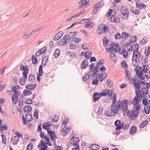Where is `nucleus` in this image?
Instances as JSON below:
<instances>
[{"label":"nucleus","mask_w":150,"mask_h":150,"mask_svg":"<svg viewBox=\"0 0 150 150\" xmlns=\"http://www.w3.org/2000/svg\"><path fill=\"white\" fill-rule=\"evenodd\" d=\"M116 95L115 93H113V97H112V103L111 105L112 107H114L116 101Z\"/></svg>","instance_id":"nucleus-24"},{"label":"nucleus","mask_w":150,"mask_h":150,"mask_svg":"<svg viewBox=\"0 0 150 150\" xmlns=\"http://www.w3.org/2000/svg\"><path fill=\"white\" fill-rule=\"evenodd\" d=\"M134 58H138V53H136V52L134 51L133 52L132 57V61H133V59Z\"/></svg>","instance_id":"nucleus-57"},{"label":"nucleus","mask_w":150,"mask_h":150,"mask_svg":"<svg viewBox=\"0 0 150 150\" xmlns=\"http://www.w3.org/2000/svg\"><path fill=\"white\" fill-rule=\"evenodd\" d=\"M137 40V36H135L134 37L131 36L129 39V41L130 43L135 42Z\"/></svg>","instance_id":"nucleus-27"},{"label":"nucleus","mask_w":150,"mask_h":150,"mask_svg":"<svg viewBox=\"0 0 150 150\" xmlns=\"http://www.w3.org/2000/svg\"><path fill=\"white\" fill-rule=\"evenodd\" d=\"M120 11L122 14L125 16L124 18L125 20L128 18L129 14V10L126 7L121 6L120 8Z\"/></svg>","instance_id":"nucleus-6"},{"label":"nucleus","mask_w":150,"mask_h":150,"mask_svg":"<svg viewBox=\"0 0 150 150\" xmlns=\"http://www.w3.org/2000/svg\"><path fill=\"white\" fill-rule=\"evenodd\" d=\"M106 91H105V89L103 90V91L100 92L99 95L100 97L105 96L108 94V92Z\"/></svg>","instance_id":"nucleus-38"},{"label":"nucleus","mask_w":150,"mask_h":150,"mask_svg":"<svg viewBox=\"0 0 150 150\" xmlns=\"http://www.w3.org/2000/svg\"><path fill=\"white\" fill-rule=\"evenodd\" d=\"M59 117L58 115H54L52 119V121L53 122H57L59 120Z\"/></svg>","instance_id":"nucleus-46"},{"label":"nucleus","mask_w":150,"mask_h":150,"mask_svg":"<svg viewBox=\"0 0 150 150\" xmlns=\"http://www.w3.org/2000/svg\"><path fill=\"white\" fill-rule=\"evenodd\" d=\"M52 123L50 122H47L44 123L42 125V128L46 130L47 131H53L51 130L50 128V127L52 126Z\"/></svg>","instance_id":"nucleus-7"},{"label":"nucleus","mask_w":150,"mask_h":150,"mask_svg":"<svg viewBox=\"0 0 150 150\" xmlns=\"http://www.w3.org/2000/svg\"><path fill=\"white\" fill-rule=\"evenodd\" d=\"M32 86V83L27 84L25 85L26 88L28 90L32 91L33 90Z\"/></svg>","instance_id":"nucleus-39"},{"label":"nucleus","mask_w":150,"mask_h":150,"mask_svg":"<svg viewBox=\"0 0 150 150\" xmlns=\"http://www.w3.org/2000/svg\"><path fill=\"white\" fill-rule=\"evenodd\" d=\"M150 53V47H148V48L146 50H145V52H144V53L146 55V56H148L149 55V54Z\"/></svg>","instance_id":"nucleus-54"},{"label":"nucleus","mask_w":150,"mask_h":150,"mask_svg":"<svg viewBox=\"0 0 150 150\" xmlns=\"http://www.w3.org/2000/svg\"><path fill=\"white\" fill-rule=\"evenodd\" d=\"M141 101V99H140L139 97H135L132 102V104L134 105L132 113L135 118L139 115L141 108L139 103Z\"/></svg>","instance_id":"nucleus-1"},{"label":"nucleus","mask_w":150,"mask_h":150,"mask_svg":"<svg viewBox=\"0 0 150 150\" xmlns=\"http://www.w3.org/2000/svg\"><path fill=\"white\" fill-rule=\"evenodd\" d=\"M109 26L104 24L101 23L98 26L99 31L97 30V33L98 35H101L103 33H107L109 31Z\"/></svg>","instance_id":"nucleus-4"},{"label":"nucleus","mask_w":150,"mask_h":150,"mask_svg":"<svg viewBox=\"0 0 150 150\" xmlns=\"http://www.w3.org/2000/svg\"><path fill=\"white\" fill-rule=\"evenodd\" d=\"M94 25V23L93 22H91L89 23H86L85 27L88 28H91L93 27Z\"/></svg>","instance_id":"nucleus-34"},{"label":"nucleus","mask_w":150,"mask_h":150,"mask_svg":"<svg viewBox=\"0 0 150 150\" xmlns=\"http://www.w3.org/2000/svg\"><path fill=\"white\" fill-rule=\"evenodd\" d=\"M69 118L68 117H66L64 121H62V125H64L65 126L69 122Z\"/></svg>","instance_id":"nucleus-60"},{"label":"nucleus","mask_w":150,"mask_h":150,"mask_svg":"<svg viewBox=\"0 0 150 150\" xmlns=\"http://www.w3.org/2000/svg\"><path fill=\"white\" fill-rule=\"evenodd\" d=\"M111 111L115 114H117L118 113L120 109V108H118L117 107V105L115 104L114 107H112L111 106Z\"/></svg>","instance_id":"nucleus-16"},{"label":"nucleus","mask_w":150,"mask_h":150,"mask_svg":"<svg viewBox=\"0 0 150 150\" xmlns=\"http://www.w3.org/2000/svg\"><path fill=\"white\" fill-rule=\"evenodd\" d=\"M116 127L115 129L116 130H120L122 129L123 127L124 124L123 122L121 123V121L119 120L115 121L114 123Z\"/></svg>","instance_id":"nucleus-8"},{"label":"nucleus","mask_w":150,"mask_h":150,"mask_svg":"<svg viewBox=\"0 0 150 150\" xmlns=\"http://www.w3.org/2000/svg\"><path fill=\"white\" fill-rule=\"evenodd\" d=\"M109 40L107 39L106 37H105L103 39V46L105 47H107L108 43Z\"/></svg>","instance_id":"nucleus-31"},{"label":"nucleus","mask_w":150,"mask_h":150,"mask_svg":"<svg viewBox=\"0 0 150 150\" xmlns=\"http://www.w3.org/2000/svg\"><path fill=\"white\" fill-rule=\"evenodd\" d=\"M33 144L32 143H30L28 144L26 150H32Z\"/></svg>","instance_id":"nucleus-55"},{"label":"nucleus","mask_w":150,"mask_h":150,"mask_svg":"<svg viewBox=\"0 0 150 150\" xmlns=\"http://www.w3.org/2000/svg\"><path fill=\"white\" fill-rule=\"evenodd\" d=\"M146 87H143L142 89V94L143 96H144V95H145V94H148L149 89L150 87L149 83H148L146 84Z\"/></svg>","instance_id":"nucleus-13"},{"label":"nucleus","mask_w":150,"mask_h":150,"mask_svg":"<svg viewBox=\"0 0 150 150\" xmlns=\"http://www.w3.org/2000/svg\"><path fill=\"white\" fill-rule=\"evenodd\" d=\"M125 75L127 78V81H128L129 80L131 77V74L129 71L127 69H125Z\"/></svg>","instance_id":"nucleus-28"},{"label":"nucleus","mask_w":150,"mask_h":150,"mask_svg":"<svg viewBox=\"0 0 150 150\" xmlns=\"http://www.w3.org/2000/svg\"><path fill=\"white\" fill-rule=\"evenodd\" d=\"M89 148L91 150H97L99 148V146L96 144H93L89 146Z\"/></svg>","instance_id":"nucleus-22"},{"label":"nucleus","mask_w":150,"mask_h":150,"mask_svg":"<svg viewBox=\"0 0 150 150\" xmlns=\"http://www.w3.org/2000/svg\"><path fill=\"white\" fill-rule=\"evenodd\" d=\"M121 65L122 67L123 68L126 67V69H127L128 67V66L125 60H123L121 62Z\"/></svg>","instance_id":"nucleus-51"},{"label":"nucleus","mask_w":150,"mask_h":150,"mask_svg":"<svg viewBox=\"0 0 150 150\" xmlns=\"http://www.w3.org/2000/svg\"><path fill=\"white\" fill-rule=\"evenodd\" d=\"M129 131H137V127L135 125H133L130 128Z\"/></svg>","instance_id":"nucleus-59"},{"label":"nucleus","mask_w":150,"mask_h":150,"mask_svg":"<svg viewBox=\"0 0 150 150\" xmlns=\"http://www.w3.org/2000/svg\"><path fill=\"white\" fill-rule=\"evenodd\" d=\"M142 103L144 106L147 105L149 104L148 103V99H146L145 98V99H143L142 100Z\"/></svg>","instance_id":"nucleus-44"},{"label":"nucleus","mask_w":150,"mask_h":150,"mask_svg":"<svg viewBox=\"0 0 150 150\" xmlns=\"http://www.w3.org/2000/svg\"><path fill=\"white\" fill-rule=\"evenodd\" d=\"M111 52L110 55V57L111 58L113 57V59L112 60V61H116V59H117V57L115 53L112 52Z\"/></svg>","instance_id":"nucleus-41"},{"label":"nucleus","mask_w":150,"mask_h":150,"mask_svg":"<svg viewBox=\"0 0 150 150\" xmlns=\"http://www.w3.org/2000/svg\"><path fill=\"white\" fill-rule=\"evenodd\" d=\"M95 64L94 63H92L89 66V71H91L92 72L93 70V67L95 66Z\"/></svg>","instance_id":"nucleus-63"},{"label":"nucleus","mask_w":150,"mask_h":150,"mask_svg":"<svg viewBox=\"0 0 150 150\" xmlns=\"http://www.w3.org/2000/svg\"><path fill=\"white\" fill-rule=\"evenodd\" d=\"M148 121L147 120L143 121L140 125L139 127L142 128L146 125L148 123Z\"/></svg>","instance_id":"nucleus-42"},{"label":"nucleus","mask_w":150,"mask_h":150,"mask_svg":"<svg viewBox=\"0 0 150 150\" xmlns=\"http://www.w3.org/2000/svg\"><path fill=\"white\" fill-rule=\"evenodd\" d=\"M103 110V107L101 105H100V106H99L98 110L97 112V115H101Z\"/></svg>","instance_id":"nucleus-40"},{"label":"nucleus","mask_w":150,"mask_h":150,"mask_svg":"<svg viewBox=\"0 0 150 150\" xmlns=\"http://www.w3.org/2000/svg\"><path fill=\"white\" fill-rule=\"evenodd\" d=\"M26 120L27 121L30 122L33 119L31 115L29 114H27L25 115Z\"/></svg>","instance_id":"nucleus-32"},{"label":"nucleus","mask_w":150,"mask_h":150,"mask_svg":"<svg viewBox=\"0 0 150 150\" xmlns=\"http://www.w3.org/2000/svg\"><path fill=\"white\" fill-rule=\"evenodd\" d=\"M88 2L89 1L87 2V0H81L78 3L80 5L78 6V8H81L84 7H86L88 5Z\"/></svg>","instance_id":"nucleus-12"},{"label":"nucleus","mask_w":150,"mask_h":150,"mask_svg":"<svg viewBox=\"0 0 150 150\" xmlns=\"http://www.w3.org/2000/svg\"><path fill=\"white\" fill-rule=\"evenodd\" d=\"M32 109V108L31 105H26L24 108V111L25 112L30 113Z\"/></svg>","instance_id":"nucleus-19"},{"label":"nucleus","mask_w":150,"mask_h":150,"mask_svg":"<svg viewBox=\"0 0 150 150\" xmlns=\"http://www.w3.org/2000/svg\"><path fill=\"white\" fill-rule=\"evenodd\" d=\"M135 70L136 73L137 75H141L142 76L143 75V70L139 71V69H137L136 68H135Z\"/></svg>","instance_id":"nucleus-50"},{"label":"nucleus","mask_w":150,"mask_h":150,"mask_svg":"<svg viewBox=\"0 0 150 150\" xmlns=\"http://www.w3.org/2000/svg\"><path fill=\"white\" fill-rule=\"evenodd\" d=\"M77 34V32H71L68 33L67 35H66L67 38H68V39L70 41L71 39H74Z\"/></svg>","instance_id":"nucleus-10"},{"label":"nucleus","mask_w":150,"mask_h":150,"mask_svg":"<svg viewBox=\"0 0 150 150\" xmlns=\"http://www.w3.org/2000/svg\"><path fill=\"white\" fill-rule=\"evenodd\" d=\"M49 56L48 55H47L43 57L42 60V63H43L44 60H45V62H47L49 58Z\"/></svg>","instance_id":"nucleus-52"},{"label":"nucleus","mask_w":150,"mask_h":150,"mask_svg":"<svg viewBox=\"0 0 150 150\" xmlns=\"http://www.w3.org/2000/svg\"><path fill=\"white\" fill-rule=\"evenodd\" d=\"M106 49H110L112 50L110 52H112L113 51H114L116 53L118 52V50L117 49V48H115L113 47V45L112 46L109 47V48H106Z\"/></svg>","instance_id":"nucleus-49"},{"label":"nucleus","mask_w":150,"mask_h":150,"mask_svg":"<svg viewBox=\"0 0 150 150\" xmlns=\"http://www.w3.org/2000/svg\"><path fill=\"white\" fill-rule=\"evenodd\" d=\"M11 88L12 91L14 93V94L18 95V92L17 90V88L15 86L12 87Z\"/></svg>","instance_id":"nucleus-56"},{"label":"nucleus","mask_w":150,"mask_h":150,"mask_svg":"<svg viewBox=\"0 0 150 150\" xmlns=\"http://www.w3.org/2000/svg\"><path fill=\"white\" fill-rule=\"evenodd\" d=\"M127 116H129V118L130 119L132 120H133L135 119L133 115H132L131 114V112L129 110H128L127 111Z\"/></svg>","instance_id":"nucleus-45"},{"label":"nucleus","mask_w":150,"mask_h":150,"mask_svg":"<svg viewBox=\"0 0 150 150\" xmlns=\"http://www.w3.org/2000/svg\"><path fill=\"white\" fill-rule=\"evenodd\" d=\"M100 97L99 94L98 92L94 93L93 94V102H95L98 101Z\"/></svg>","instance_id":"nucleus-17"},{"label":"nucleus","mask_w":150,"mask_h":150,"mask_svg":"<svg viewBox=\"0 0 150 150\" xmlns=\"http://www.w3.org/2000/svg\"><path fill=\"white\" fill-rule=\"evenodd\" d=\"M55 132H47L49 135L51 140L55 141L54 139H57V136L55 134Z\"/></svg>","instance_id":"nucleus-15"},{"label":"nucleus","mask_w":150,"mask_h":150,"mask_svg":"<svg viewBox=\"0 0 150 150\" xmlns=\"http://www.w3.org/2000/svg\"><path fill=\"white\" fill-rule=\"evenodd\" d=\"M33 103V101L31 99H27L25 100V103L27 104H31Z\"/></svg>","instance_id":"nucleus-64"},{"label":"nucleus","mask_w":150,"mask_h":150,"mask_svg":"<svg viewBox=\"0 0 150 150\" xmlns=\"http://www.w3.org/2000/svg\"><path fill=\"white\" fill-rule=\"evenodd\" d=\"M130 10L132 13L136 15H138L140 13V10L138 11L137 9H134V7H131Z\"/></svg>","instance_id":"nucleus-26"},{"label":"nucleus","mask_w":150,"mask_h":150,"mask_svg":"<svg viewBox=\"0 0 150 150\" xmlns=\"http://www.w3.org/2000/svg\"><path fill=\"white\" fill-rule=\"evenodd\" d=\"M104 63L103 59H102L98 61L96 64V66L99 67L102 65Z\"/></svg>","instance_id":"nucleus-37"},{"label":"nucleus","mask_w":150,"mask_h":150,"mask_svg":"<svg viewBox=\"0 0 150 150\" xmlns=\"http://www.w3.org/2000/svg\"><path fill=\"white\" fill-rule=\"evenodd\" d=\"M33 114L34 116L35 117L36 119H38V112L37 109H35Z\"/></svg>","instance_id":"nucleus-61"},{"label":"nucleus","mask_w":150,"mask_h":150,"mask_svg":"<svg viewBox=\"0 0 150 150\" xmlns=\"http://www.w3.org/2000/svg\"><path fill=\"white\" fill-rule=\"evenodd\" d=\"M60 50L58 48L56 49L54 52V58H57L59 55Z\"/></svg>","instance_id":"nucleus-23"},{"label":"nucleus","mask_w":150,"mask_h":150,"mask_svg":"<svg viewBox=\"0 0 150 150\" xmlns=\"http://www.w3.org/2000/svg\"><path fill=\"white\" fill-rule=\"evenodd\" d=\"M134 48L133 49V51L134 52H136L138 51V50L139 49V45L138 44L136 43L134 45Z\"/></svg>","instance_id":"nucleus-43"},{"label":"nucleus","mask_w":150,"mask_h":150,"mask_svg":"<svg viewBox=\"0 0 150 150\" xmlns=\"http://www.w3.org/2000/svg\"><path fill=\"white\" fill-rule=\"evenodd\" d=\"M73 42L71 43H71L69 45V48L71 49L72 50H74L75 49V48L76 47V45L75 44H73Z\"/></svg>","instance_id":"nucleus-62"},{"label":"nucleus","mask_w":150,"mask_h":150,"mask_svg":"<svg viewBox=\"0 0 150 150\" xmlns=\"http://www.w3.org/2000/svg\"><path fill=\"white\" fill-rule=\"evenodd\" d=\"M110 19H111L112 21L113 22L117 23H119L120 22V18L119 17H118V19L116 18V17H115V16L114 17H112Z\"/></svg>","instance_id":"nucleus-36"},{"label":"nucleus","mask_w":150,"mask_h":150,"mask_svg":"<svg viewBox=\"0 0 150 150\" xmlns=\"http://www.w3.org/2000/svg\"><path fill=\"white\" fill-rule=\"evenodd\" d=\"M35 77L32 74H30L29 76L28 77V80L30 81V83H34L33 81L35 80Z\"/></svg>","instance_id":"nucleus-29"},{"label":"nucleus","mask_w":150,"mask_h":150,"mask_svg":"<svg viewBox=\"0 0 150 150\" xmlns=\"http://www.w3.org/2000/svg\"><path fill=\"white\" fill-rule=\"evenodd\" d=\"M99 68L98 67L96 66L94 68V69L92 71V72H93L92 74V75H93L94 74H97V73L99 72Z\"/></svg>","instance_id":"nucleus-35"},{"label":"nucleus","mask_w":150,"mask_h":150,"mask_svg":"<svg viewBox=\"0 0 150 150\" xmlns=\"http://www.w3.org/2000/svg\"><path fill=\"white\" fill-rule=\"evenodd\" d=\"M20 69L21 71H23L22 73L23 77L20 79L19 83L22 86L24 85L25 83V81L27 79V74H28L29 69L28 66L26 65L24 66L22 64L20 65Z\"/></svg>","instance_id":"nucleus-2"},{"label":"nucleus","mask_w":150,"mask_h":150,"mask_svg":"<svg viewBox=\"0 0 150 150\" xmlns=\"http://www.w3.org/2000/svg\"><path fill=\"white\" fill-rule=\"evenodd\" d=\"M88 62L86 60H84L81 64V68L82 69H86L88 66Z\"/></svg>","instance_id":"nucleus-14"},{"label":"nucleus","mask_w":150,"mask_h":150,"mask_svg":"<svg viewBox=\"0 0 150 150\" xmlns=\"http://www.w3.org/2000/svg\"><path fill=\"white\" fill-rule=\"evenodd\" d=\"M31 60L33 64H36L38 61L37 57L34 55H33L32 56Z\"/></svg>","instance_id":"nucleus-33"},{"label":"nucleus","mask_w":150,"mask_h":150,"mask_svg":"<svg viewBox=\"0 0 150 150\" xmlns=\"http://www.w3.org/2000/svg\"><path fill=\"white\" fill-rule=\"evenodd\" d=\"M66 54L70 58H73L74 57H76V55L75 52L67 51L66 52Z\"/></svg>","instance_id":"nucleus-21"},{"label":"nucleus","mask_w":150,"mask_h":150,"mask_svg":"<svg viewBox=\"0 0 150 150\" xmlns=\"http://www.w3.org/2000/svg\"><path fill=\"white\" fill-rule=\"evenodd\" d=\"M146 108H148V109L147 111V110L146 108L145 107H144V112L146 114H149L150 112V104L149 105V107L148 106H147L146 107Z\"/></svg>","instance_id":"nucleus-53"},{"label":"nucleus","mask_w":150,"mask_h":150,"mask_svg":"<svg viewBox=\"0 0 150 150\" xmlns=\"http://www.w3.org/2000/svg\"><path fill=\"white\" fill-rule=\"evenodd\" d=\"M142 3V2H136V7L139 9L146 8V5L143 3Z\"/></svg>","instance_id":"nucleus-20"},{"label":"nucleus","mask_w":150,"mask_h":150,"mask_svg":"<svg viewBox=\"0 0 150 150\" xmlns=\"http://www.w3.org/2000/svg\"><path fill=\"white\" fill-rule=\"evenodd\" d=\"M128 101L127 100L125 99L123 100L122 102L120 100H118L117 107L120 109L122 108V110L124 112L127 111L128 110Z\"/></svg>","instance_id":"nucleus-3"},{"label":"nucleus","mask_w":150,"mask_h":150,"mask_svg":"<svg viewBox=\"0 0 150 150\" xmlns=\"http://www.w3.org/2000/svg\"><path fill=\"white\" fill-rule=\"evenodd\" d=\"M87 76H88V79L89 78L90 80H93L94 78L95 77L97 76L98 75V74H97L96 75V76H94V75H91V72L90 71H89L88 72V73L86 74Z\"/></svg>","instance_id":"nucleus-30"},{"label":"nucleus","mask_w":150,"mask_h":150,"mask_svg":"<svg viewBox=\"0 0 150 150\" xmlns=\"http://www.w3.org/2000/svg\"><path fill=\"white\" fill-rule=\"evenodd\" d=\"M19 95H16V94H13L12 96V103L14 104H16L18 100V96Z\"/></svg>","instance_id":"nucleus-18"},{"label":"nucleus","mask_w":150,"mask_h":150,"mask_svg":"<svg viewBox=\"0 0 150 150\" xmlns=\"http://www.w3.org/2000/svg\"><path fill=\"white\" fill-rule=\"evenodd\" d=\"M105 91H107V92H108V96H110V97H112V95H113V93L114 92H113L111 90H107L106 89H105Z\"/></svg>","instance_id":"nucleus-58"},{"label":"nucleus","mask_w":150,"mask_h":150,"mask_svg":"<svg viewBox=\"0 0 150 150\" xmlns=\"http://www.w3.org/2000/svg\"><path fill=\"white\" fill-rule=\"evenodd\" d=\"M130 83L133 84L134 86L137 90H139L140 88V83L137 82L133 78H131L130 80Z\"/></svg>","instance_id":"nucleus-9"},{"label":"nucleus","mask_w":150,"mask_h":150,"mask_svg":"<svg viewBox=\"0 0 150 150\" xmlns=\"http://www.w3.org/2000/svg\"><path fill=\"white\" fill-rule=\"evenodd\" d=\"M66 35H64L60 40V42H58L59 45L64 46L68 43L70 41L67 38Z\"/></svg>","instance_id":"nucleus-11"},{"label":"nucleus","mask_w":150,"mask_h":150,"mask_svg":"<svg viewBox=\"0 0 150 150\" xmlns=\"http://www.w3.org/2000/svg\"><path fill=\"white\" fill-rule=\"evenodd\" d=\"M122 37L124 39L126 40L127 39V38H129L130 37V34L129 33L128 34L127 33L123 32L122 33Z\"/></svg>","instance_id":"nucleus-25"},{"label":"nucleus","mask_w":150,"mask_h":150,"mask_svg":"<svg viewBox=\"0 0 150 150\" xmlns=\"http://www.w3.org/2000/svg\"><path fill=\"white\" fill-rule=\"evenodd\" d=\"M81 40V39L79 38H75L74 39H73L71 41V43L74 42H76L78 43L80 42Z\"/></svg>","instance_id":"nucleus-47"},{"label":"nucleus","mask_w":150,"mask_h":150,"mask_svg":"<svg viewBox=\"0 0 150 150\" xmlns=\"http://www.w3.org/2000/svg\"><path fill=\"white\" fill-rule=\"evenodd\" d=\"M104 5L103 0H101L95 4L93 7V12L95 14H97L99 9L101 8Z\"/></svg>","instance_id":"nucleus-5"},{"label":"nucleus","mask_w":150,"mask_h":150,"mask_svg":"<svg viewBox=\"0 0 150 150\" xmlns=\"http://www.w3.org/2000/svg\"><path fill=\"white\" fill-rule=\"evenodd\" d=\"M71 129V128L69 126H67L66 127H64L63 128L61 129V131H67V130H70Z\"/></svg>","instance_id":"nucleus-48"}]
</instances>
